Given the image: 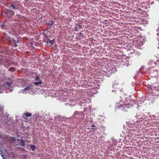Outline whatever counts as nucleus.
<instances>
[{
  "label": "nucleus",
  "instance_id": "20",
  "mask_svg": "<svg viewBox=\"0 0 159 159\" xmlns=\"http://www.w3.org/2000/svg\"><path fill=\"white\" fill-rule=\"evenodd\" d=\"M91 127H95V125L93 124L91 125Z\"/></svg>",
  "mask_w": 159,
  "mask_h": 159
},
{
  "label": "nucleus",
  "instance_id": "2",
  "mask_svg": "<svg viewBox=\"0 0 159 159\" xmlns=\"http://www.w3.org/2000/svg\"><path fill=\"white\" fill-rule=\"evenodd\" d=\"M5 13L7 15H14L15 13L14 11L8 9H6L5 10Z\"/></svg>",
  "mask_w": 159,
  "mask_h": 159
},
{
  "label": "nucleus",
  "instance_id": "10",
  "mask_svg": "<svg viewBox=\"0 0 159 159\" xmlns=\"http://www.w3.org/2000/svg\"><path fill=\"white\" fill-rule=\"evenodd\" d=\"M15 70H16V69H15V68H14L13 67H11L9 69V71H12V72L15 71Z\"/></svg>",
  "mask_w": 159,
  "mask_h": 159
},
{
  "label": "nucleus",
  "instance_id": "3",
  "mask_svg": "<svg viewBox=\"0 0 159 159\" xmlns=\"http://www.w3.org/2000/svg\"><path fill=\"white\" fill-rule=\"evenodd\" d=\"M17 141H18L19 144L22 146H24L25 144V141L20 139H17Z\"/></svg>",
  "mask_w": 159,
  "mask_h": 159
},
{
  "label": "nucleus",
  "instance_id": "22",
  "mask_svg": "<svg viewBox=\"0 0 159 159\" xmlns=\"http://www.w3.org/2000/svg\"><path fill=\"white\" fill-rule=\"evenodd\" d=\"M92 129L93 130H95V128H92Z\"/></svg>",
  "mask_w": 159,
  "mask_h": 159
},
{
  "label": "nucleus",
  "instance_id": "9",
  "mask_svg": "<svg viewBox=\"0 0 159 159\" xmlns=\"http://www.w3.org/2000/svg\"><path fill=\"white\" fill-rule=\"evenodd\" d=\"M1 27L2 28L4 29V30L7 29V26L4 24L2 25Z\"/></svg>",
  "mask_w": 159,
  "mask_h": 159
},
{
  "label": "nucleus",
  "instance_id": "14",
  "mask_svg": "<svg viewBox=\"0 0 159 159\" xmlns=\"http://www.w3.org/2000/svg\"><path fill=\"white\" fill-rule=\"evenodd\" d=\"M46 24L47 25L49 26H51L52 25H51V23H47Z\"/></svg>",
  "mask_w": 159,
  "mask_h": 159
},
{
  "label": "nucleus",
  "instance_id": "23",
  "mask_svg": "<svg viewBox=\"0 0 159 159\" xmlns=\"http://www.w3.org/2000/svg\"><path fill=\"white\" fill-rule=\"evenodd\" d=\"M156 63V62H154V64H155Z\"/></svg>",
  "mask_w": 159,
  "mask_h": 159
},
{
  "label": "nucleus",
  "instance_id": "21",
  "mask_svg": "<svg viewBox=\"0 0 159 159\" xmlns=\"http://www.w3.org/2000/svg\"><path fill=\"white\" fill-rule=\"evenodd\" d=\"M18 45L16 44V43H15V47H16Z\"/></svg>",
  "mask_w": 159,
  "mask_h": 159
},
{
  "label": "nucleus",
  "instance_id": "16",
  "mask_svg": "<svg viewBox=\"0 0 159 159\" xmlns=\"http://www.w3.org/2000/svg\"><path fill=\"white\" fill-rule=\"evenodd\" d=\"M78 27H75V31H77L78 30Z\"/></svg>",
  "mask_w": 159,
  "mask_h": 159
},
{
  "label": "nucleus",
  "instance_id": "1",
  "mask_svg": "<svg viewBox=\"0 0 159 159\" xmlns=\"http://www.w3.org/2000/svg\"><path fill=\"white\" fill-rule=\"evenodd\" d=\"M129 108V105H126L123 104L122 105H120V107H119V108L121 110H123L125 111H127V109Z\"/></svg>",
  "mask_w": 159,
  "mask_h": 159
},
{
  "label": "nucleus",
  "instance_id": "5",
  "mask_svg": "<svg viewBox=\"0 0 159 159\" xmlns=\"http://www.w3.org/2000/svg\"><path fill=\"white\" fill-rule=\"evenodd\" d=\"M32 86V85H28L24 89V90L25 92H26L27 91H29L30 89H31V87Z\"/></svg>",
  "mask_w": 159,
  "mask_h": 159
},
{
  "label": "nucleus",
  "instance_id": "18",
  "mask_svg": "<svg viewBox=\"0 0 159 159\" xmlns=\"http://www.w3.org/2000/svg\"><path fill=\"white\" fill-rule=\"evenodd\" d=\"M54 22V21H51V24L52 25L53 24Z\"/></svg>",
  "mask_w": 159,
  "mask_h": 159
},
{
  "label": "nucleus",
  "instance_id": "12",
  "mask_svg": "<svg viewBox=\"0 0 159 159\" xmlns=\"http://www.w3.org/2000/svg\"><path fill=\"white\" fill-rule=\"evenodd\" d=\"M40 80L39 77V76H37L36 77L35 80L36 81H38Z\"/></svg>",
  "mask_w": 159,
  "mask_h": 159
},
{
  "label": "nucleus",
  "instance_id": "13",
  "mask_svg": "<svg viewBox=\"0 0 159 159\" xmlns=\"http://www.w3.org/2000/svg\"><path fill=\"white\" fill-rule=\"evenodd\" d=\"M54 42V40H51V41H49V43L50 44H52Z\"/></svg>",
  "mask_w": 159,
  "mask_h": 159
},
{
  "label": "nucleus",
  "instance_id": "6",
  "mask_svg": "<svg viewBox=\"0 0 159 159\" xmlns=\"http://www.w3.org/2000/svg\"><path fill=\"white\" fill-rule=\"evenodd\" d=\"M10 6L11 7H12V9H18V7H17V6L16 7V6H15L14 5V4H13L12 3H11L10 4Z\"/></svg>",
  "mask_w": 159,
  "mask_h": 159
},
{
  "label": "nucleus",
  "instance_id": "7",
  "mask_svg": "<svg viewBox=\"0 0 159 159\" xmlns=\"http://www.w3.org/2000/svg\"><path fill=\"white\" fill-rule=\"evenodd\" d=\"M42 83V81H39L38 82H34V84L36 85H38L39 84H41Z\"/></svg>",
  "mask_w": 159,
  "mask_h": 159
},
{
  "label": "nucleus",
  "instance_id": "4",
  "mask_svg": "<svg viewBox=\"0 0 159 159\" xmlns=\"http://www.w3.org/2000/svg\"><path fill=\"white\" fill-rule=\"evenodd\" d=\"M32 116V114L29 113H26L23 115V117L24 119H26L27 117H30Z\"/></svg>",
  "mask_w": 159,
  "mask_h": 159
},
{
  "label": "nucleus",
  "instance_id": "19",
  "mask_svg": "<svg viewBox=\"0 0 159 159\" xmlns=\"http://www.w3.org/2000/svg\"><path fill=\"white\" fill-rule=\"evenodd\" d=\"M148 89H149V90H152V89L151 87H148Z\"/></svg>",
  "mask_w": 159,
  "mask_h": 159
},
{
  "label": "nucleus",
  "instance_id": "8",
  "mask_svg": "<svg viewBox=\"0 0 159 159\" xmlns=\"http://www.w3.org/2000/svg\"><path fill=\"white\" fill-rule=\"evenodd\" d=\"M30 147L33 151H34L36 148V146L34 145H30Z\"/></svg>",
  "mask_w": 159,
  "mask_h": 159
},
{
  "label": "nucleus",
  "instance_id": "17",
  "mask_svg": "<svg viewBox=\"0 0 159 159\" xmlns=\"http://www.w3.org/2000/svg\"><path fill=\"white\" fill-rule=\"evenodd\" d=\"M2 109H3V107L1 106L0 105V112L2 110Z\"/></svg>",
  "mask_w": 159,
  "mask_h": 159
},
{
  "label": "nucleus",
  "instance_id": "11",
  "mask_svg": "<svg viewBox=\"0 0 159 159\" xmlns=\"http://www.w3.org/2000/svg\"><path fill=\"white\" fill-rule=\"evenodd\" d=\"M11 83H10V82H7L6 83V85H7L9 87H10Z\"/></svg>",
  "mask_w": 159,
  "mask_h": 159
},
{
  "label": "nucleus",
  "instance_id": "15",
  "mask_svg": "<svg viewBox=\"0 0 159 159\" xmlns=\"http://www.w3.org/2000/svg\"><path fill=\"white\" fill-rule=\"evenodd\" d=\"M77 26L78 28H82V25H77Z\"/></svg>",
  "mask_w": 159,
  "mask_h": 159
}]
</instances>
